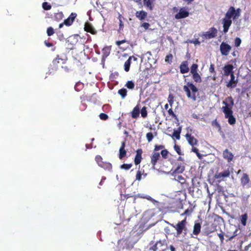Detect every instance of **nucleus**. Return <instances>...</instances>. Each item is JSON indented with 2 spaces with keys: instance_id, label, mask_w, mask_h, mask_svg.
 I'll list each match as a JSON object with an SVG mask.
<instances>
[{
  "instance_id": "f257e3e1",
  "label": "nucleus",
  "mask_w": 251,
  "mask_h": 251,
  "mask_svg": "<svg viewBox=\"0 0 251 251\" xmlns=\"http://www.w3.org/2000/svg\"><path fill=\"white\" fill-rule=\"evenodd\" d=\"M223 103L225 105V106L222 107V110L225 114V118L228 119V122L230 125H234L236 123V119L233 116L232 110L234 105V100L232 97L229 96L226 98V100L223 101Z\"/></svg>"
},
{
  "instance_id": "f03ea898",
  "label": "nucleus",
  "mask_w": 251,
  "mask_h": 251,
  "mask_svg": "<svg viewBox=\"0 0 251 251\" xmlns=\"http://www.w3.org/2000/svg\"><path fill=\"white\" fill-rule=\"evenodd\" d=\"M183 88L188 98L193 100H196V93L198 92V89L195 85L191 82H188L186 85L183 86Z\"/></svg>"
},
{
  "instance_id": "7ed1b4c3",
  "label": "nucleus",
  "mask_w": 251,
  "mask_h": 251,
  "mask_svg": "<svg viewBox=\"0 0 251 251\" xmlns=\"http://www.w3.org/2000/svg\"><path fill=\"white\" fill-rule=\"evenodd\" d=\"M185 136L189 145L192 147L191 149L192 151L195 152L197 155L200 158L201 155L199 152V151L195 147V146L198 144V140L191 134L188 133L186 134Z\"/></svg>"
},
{
  "instance_id": "20e7f679",
  "label": "nucleus",
  "mask_w": 251,
  "mask_h": 251,
  "mask_svg": "<svg viewBox=\"0 0 251 251\" xmlns=\"http://www.w3.org/2000/svg\"><path fill=\"white\" fill-rule=\"evenodd\" d=\"M186 224V218H185L184 219L179 222L177 224H171V226L176 230L177 235H179L182 234L183 230H187Z\"/></svg>"
},
{
  "instance_id": "39448f33",
  "label": "nucleus",
  "mask_w": 251,
  "mask_h": 251,
  "mask_svg": "<svg viewBox=\"0 0 251 251\" xmlns=\"http://www.w3.org/2000/svg\"><path fill=\"white\" fill-rule=\"evenodd\" d=\"M217 29L215 27L210 28L208 31L203 32L201 35L202 38V41L204 42L205 40L215 38L217 35Z\"/></svg>"
},
{
  "instance_id": "423d86ee",
  "label": "nucleus",
  "mask_w": 251,
  "mask_h": 251,
  "mask_svg": "<svg viewBox=\"0 0 251 251\" xmlns=\"http://www.w3.org/2000/svg\"><path fill=\"white\" fill-rule=\"evenodd\" d=\"M150 250L152 251H167L168 247L165 241L160 240L151 247Z\"/></svg>"
},
{
  "instance_id": "0eeeda50",
  "label": "nucleus",
  "mask_w": 251,
  "mask_h": 251,
  "mask_svg": "<svg viewBox=\"0 0 251 251\" xmlns=\"http://www.w3.org/2000/svg\"><path fill=\"white\" fill-rule=\"evenodd\" d=\"M220 50L222 55L227 56L229 54L231 47L227 43L223 42L220 45Z\"/></svg>"
},
{
  "instance_id": "6e6552de",
  "label": "nucleus",
  "mask_w": 251,
  "mask_h": 251,
  "mask_svg": "<svg viewBox=\"0 0 251 251\" xmlns=\"http://www.w3.org/2000/svg\"><path fill=\"white\" fill-rule=\"evenodd\" d=\"M230 171L227 169L221 173H217L214 175V178L218 179L219 182L224 180V178L228 177L230 176Z\"/></svg>"
},
{
  "instance_id": "1a4fd4ad",
  "label": "nucleus",
  "mask_w": 251,
  "mask_h": 251,
  "mask_svg": "<svg viewBox=\"0 0 251 251\" xmlns=\"http://www.w3.org/2000/svg\"><path fill=\"white\" fill-rule=\"evenodd\" d=\"M67 61V59H63L60 58L58 55L56 56V57L52 61V66L54 70H57L60 67L61 65H59L60 63L61 64H64L66 63Z\"/></svg>"
},
{
  "instance_id": "9d476101",
  "label": "nucleus",
  "mask_w": 251,
  "mask_h": 251,
  "mask_svg": "<svg viewBox=\"0 0 251 251\" xmlns=\"http://www.w3.org/2000/svg\"><path fill=\"white\" fill-rule=\"evenodd\" d=\"M189 15L188 11L185 8H181L179 12L176 14L175 17L176 19H180L187 17Z\"/></svg>"
},
{
  "instance_id": "9b49d317",
  "label": "nucleus",
  "mask_w": 251,
  "mask_h": 251,
  "mask_svg": "<svg viewBox=\"0 0 251 251\" xmlns=\"http://www.w3.org/2000/svg\"><path fill=\"white\" fill-rule=\"evenodd\" d=\"M225 17L227 18V19H231L232 18L233 20H237L235 13V9L233 6H230L228 8L227 11L226 13Z\"/></svg>"
},
{
  "instance_id": "f8f14e48",
  "label": "nucleus",
  "mask_w": 251,
  "mask_h": 251,
  "mask_svg": "<svg viewBox=\"0 0 251 251\" xmlns=\"http://www.w3.org/2000/svg\"><path fill=\"white\" fill-rule=\"evenodd\" d=\"M222 24L223 25V32L226 33L228 31L229 27L232 24V20L225 17L223 19Z\"/></svg>"
},
{
  "instance_id": "ddd939ff",
  "label": "nucleus",
  "mask_w": 251,
  "mask_h": 251,
  "mask_svg": "<svg viewBox=\"0 0 251 251\" xmlns=\"http://www.w3.org/2000/svg\"><path fill=\"white\" fill-rule=\"evenodd\" d=\"M77 16V14L75 13H72L69 16V17L65 19L64 21V24L66 26H70L75 21V19L76 18Z\"/></svg>"
},
{
  "instance_id": "4468645a",
  "label": "nucleus",
  "mask_w": 251,
  "mask_h": 251,
  "mask_svg": "<svg viewBox=\"0 0 251 251\" xmlns=\"http://www.w3.org/2000/svg\"><path fill=\"white\" fill-rule=\"evenodd\" d=\"M230 76V79L228 82L227 84L226 85V87L229 88H235L237 84L238 83V79H235V76L234 75V74H231Z\"/></svg>"
},
{
  "instance_id": "2eb2a0df",
  "label": "nucleus",
  "mask_w": 251,
  "mask_h": 251,
  "mask_svg": "<svg viewBox=\"0 0 251 251\" xmlns=\"http://www.w3.org/2000/svg\"><path fill=\"white\" fill-rule=\"evenodd\" d=\"M233 66L231 64L226 65L223 68L224 75L225 76L230 75L231 74H234L233 71Z\"/></svg>"
},
{
  "instance_id": "dca6fc26",
  "label": "nucleus",
  "mask_w": 251,
  "mask_h": 251,
  "mask_svg": "<svg viewBox=\"0 0 251 251\" xmlns=\"http://www.w3.org/2000/svg\"><path fill=\"white\" fill-rule=\"evenodd\" d=\"M185 170L184 163H180L177 164L176 168L173 171V175H178L182 173Z\"/></svg>"
},
{
  "instance_id": "f3484780",
  "label": "nucleus",
  "mask_w": 251,
  "mask_h": 251,
  "mask_svg": "<svg viewBox=\"0 0 251 251\" xmlns=\"http://www.w3.org/2000/svg\"><path fill=\"white\" fill-rule=\"evenodd\" d=\"M84 29L87 32H89L93 35H95L97 33V30L95 29L92 24L89 23H86L85 24Z\"/></svg>"
},
{
  "instance_id": "a211bd4d",
  "label": "nucleus",
  "mask_w": 251,
  "mask_h": 251,
  "mask_svg": "<svg viewBox=\"0 0 251 251\" xmlns=\"http://www.w3.org/2000/svg\"><path fill=\"white\" fill-rule=\"evenodd\" d=\"M223 156L224 158L226 159L228 162H230L234 157L233 154L227 149L223 151Z\"/></svg>"
},
{
  "instance_id": "6ab92c4d",
  "label": "nucleus",
  "mask_w": 251,
  "mask_h": 251,
  "mask_svg": "<svg viewBox=\"0 0 251 251\" xmlns=\"http://www.w3.org/2000/svg\"><path fill=\"white\" fill-rule=\"evenodd\" d=\"M160 158V155L159 152L154 151L152 153L151 156V163L152 166H155L156 165L157 162Z\"/></svg>"
},
{
  "instance_id": "aec40b11",
  "label": "nucleus",
  "mask_w": 251,
  "mask_h": 251,
  "mask_svg": "<svg viewBox=\"0 0 251 251\" xmlns=\"http://www.w3.org/2000/svg\"><path fill=\"white\" fill-rule=\"evenodd\" d=\"M125 147L126 142L125 141L122 142L121 144V146L119 149V158L120 159H122L123 158L126 157V151L125 150Z\"/></svg>"
},
{
  "instance_id": "412c9836",
  "label": "nucleus",
  "mask_w": 251,
  "mask_h": 251,
  "mask_svg": "<svg viewBox=\"0 0 251 251\" xmlns=\"http://www.w3.org/2000/svg\"><path fill=\"white\" fill-rule=\"evenodd\" d=\"M179 68L180 72L181 74H184L188 73L189 71L188 61H184L182 62L180 65Z\"/></svg>"
},
{
  "instance_id": "4be33fe9",
  "label": "nucleus",
  "mask_w": 251,
  "mask_h": 251,
  "mask_svg": "<svg viewBox=\"0 0 251 251\" xmlns=\"http://www.w3.org/2000/svg\"><path fill=\"white\" fill-rule=\"evenodd\" d=\"M143 153L142 150L141 149H138L136 151V154L134 158V163L136 165L139 164L142 159V154Z\"/></svg>"
},
{
  "instance_id": "5701e85b",
  "label": "nucleus",
  "mask_w": 251,
  "mask_h": 251,
  "mask_svg": "<svg viewBox=\"0 0 251 251\" xmlns=\"http://www.w3.org/2000/svg\"><path fill=\"white\" fill-rule=\"evenodd\" d=\"M135 16L139 20L142 21L147 17V13L144 10L137 11L135 13Z\"/></svg>"
},
{
  "instance_id": "b1692460",
  "label": "nucleus",
  "mask_w": 251,
  "mask_h": 251,
  "mask_svg": "<svg viewBox=\"0 0 251 251\" xmlns=\"http://www.w3.org/2000/svg\"><path fill=\"white\" fill-rule=\"evenodd\" d=\"M201 230V224L199 222H195L193 227V234L196 236L198 235Z\"/></svg>"
},
{
  "instance_id": "393cba45",
  "label": "nucleus",
  "mask_w": 251,
  "mask_h": 251,
  "mask_svg": "<svg viewBox=\"0 0 251 251\" xmlns=\"http://www.w3.org/2000/svg\"><path fill=\"white\" fill-rule=\"evenodd\" d=\"M136 198L147 199L148 201H153V199L149 195H144L143 194H138L137 195H136V196H135L134 197V199H133V202L134 203H135V201H136Z\"/></svg>"
},
{
  "instance_id": "a878e982",
  "label": "nucleus",
  "mask_w": 251,
  "mask_h": 251,
  "mask_svg": "<svg viewBox=\"0 0 251 251\" xmlns=\"http://www.w3.org/2000/svg\"><path fill=\"white\" fill-rule=\"evenodd\" d=\"M100 167L103 168L105 170L112 172V165L109 162H103L101 165H100Z\"/></svg>"
},
{
  "instance_id": "bb28decb",
  "label": "nucleus",
  "mask_w": 251,
  "mask_h": 251,
  "mask_svg": "<svg viewBox=\"0 0 251 251\" xmlns=\"http://www.w3.org/2000/svg\"><path fill=\"white\" fill-rule=\"evenodd\" d=\"M131 114L132 118L134 119H136L139 116L140 108L138 105L134 107Z\"/></svg>"
},
{
  "instance_id": "cd10ccee",
  "label": "nucleus",
  "mask_w": 251,
  "mask_h": 251,
  "mask_svg": "<svg viewBox=\"0 0 251 251\" xmlns=\"http://www.w3.org/2000/svg\"><path fill=\"white\" fill-rule=\"evenodd\" d=\"M250 181V179L249 177V176L247 174L244 173L241 178V183L243 186H245Z\"/></svg>"
},
{
  "instance_id": "c85d7f7f",
  "label": "nucleus",
  "mask_w": 251,
  "mask_h": 251,
  "mask_svg": "<svg viewBox=\"0 0 251 251\" xmlns=\"http://www.w3.org/2000/svg\"><path fill=\"white\" fill-rule=\"evenodd\" d=\"M111 49V46H106L102 50L103 57H107L110 54Z\"/></svg>"
},
{
  "instance_id": "c756f323",
  "label": "nucleus",
  "mask_w": 251,
  "mask_h": 251,
  "mask_svg": "<svg viewBox=\"0 0 251 251\" xmlns=\"http://www.w3.org/2000/svg\"><path fill=\"white\" fill-rule=\"evenodd\" d=\"M155 0H143L144 5L152 10L153 8V3Z\"/></svg>"
},
{
  "instance_id": "7c9ffc66",
  "label": "nucleus",
  "mask_w": 251,
  "mask_h": 251,
  "mask_svg": "<svg viewBox=\"0 0 251 251\" xmlns=\"http://www.w3.org/2000/svg\"><path fill=\"white\" fill-rule=\"evenodd\" d=\"M192 75V78L196 83H201L202 81L201 77L198 73H194Z\"/></svg>"
},
{
  "instance_id": "2f4dec72",
  "label": "nucleus",
  "mask_w": 251,
  "mask_h": 251,
  "mask_svg": "<svg viewBox=\"0 0 251 251\" xmlns=\"http://www.w3.org/2000/svg\"><path fill=\"white\" fill-rule=\"evenodd\" d=\"M131 57H129L128 59L125 62L124 64V69L126 72H128L130 69V66L131 64Z\"/></svg>"
},
{
  "instance_id": "473e14b6",
  "label": "nucleus",
  "mask_w": 251,
  "mask_h": 251,
  "mask_svg": "<svg viewBox=\"0 0 251 251\" xmlns=\"http://www.w3.org/2000/svg\"><path fill=\"white\" fill-rule=\"evenodd\" d=\"M237 231L238 230L237 229L233 232L232 234H230L228 233L225 235L226 237H228V239L226 241H231L235 236L237 235Z\"/></svg>"
},
{
  "instance_id": "72a5a7b5",
  "label": "nucleus",
  "mask_w": 251,
  "mask_h": 251,
  "mask_svg": "<svg viewBox=\"0 0 251 251\" xmlns=\"http://www.w3.org/2000/svg\"><path fill=\"white\" fill-rule=\"evenodd\" d=\"M175 176V179L177 181H178L181 184L185 183L186 180L182 176L179 175H174Z\"/></svg>"
},
{
  "instance_id": "f704fd0d",
  "label": "nucleus",
  "mask_w": 251,
  "mask_h": 251,
  "mask_svg": "<svg viewBox=\"0 0 251 251\" xmlns=\"http://www.w3.org/2000/svg\"><path fill=\"white\" fill-rule=\"evenodd\" d=\"M247 220L248 214L247 213H245L241 216L240 220L243 226H245L246 225Z\"/></svg>"
},
{
  "instance_id": "c9c22d12",
  "label": "nucleus",
  "mask_w": 251,
  "mask_h": 251,
  "mask_svg": "<svg viewBox=\"0 0 251 251\" xmlns=\"http://www.w3.org/2000/svg\"><path fill=\"white\" fill-rule=\"evenodd\" d=\"M181 128H179L177 130H174L172 136L176 138L177 140H179L180 136Z\"/></svg>"
},
{
  "instance_id": "e433bc0d",
  "label": "nucleus",
  "mask_w": 251,
  "mask_h": 251,
  "mask_svg": "<svg viewBox=\"0 0 251 251\" xmlns=\"http://www.w3.org/2000/svg\"><path fill=\"white\" fill-rule=\"evenodd\" d=\"M118 93L124 99L127 95V90L125 88H122L118 90Z\"/></svg>"
},
{
  "instance_id": "4c0bfd02",
  "label": "nucleus",
  "mask_w": 251,
  "mask_h": 251,
  "mask_svg": "<svg viewBox=\"0 0 251 251\" xmlns=\"http://www.w3.org/2000/svg\"><path fill=\"white\" fill-rule=\"evenodd\" d=\"M173 56L171 53H170L166 56L165 61L169 64H171L173 61Z\"/></svg>"
},
{
  "instance_id": "58836bf2",
  "label": "nucleus",
  "mask_w": 251,
  "mask_h": 251,
  "mask_svg": "<svg viewBox=\"0 0 251 251\" xmlns=\"http://www.w3.org/2000/svg\"><path fill=\"white\" fill-rule=\"evenodd\" d=\"M125 86L129 89L132 90L134 88L135 84L132 81H127L125 84Z\"/></svg>"
},
{
  "instance_id": "ea45409f",
  "label": "nucleus",
  "mask_w": 251,
  "mask_h": 251,
  "mask_svg": "<svg viewBox=\"0 0 251 251\" xmlns=\"http://www.w3.org/2000/svg\"><path fill=\"white\" fill-rule=\"evenodd\" d=\"M54 19L57 21H60L64 17V15L62 12H60L57 13H55L54 15Z\"/></svg>"
},
{
  "instance_id": "a19ab883",
  "label": "nucleus",
  "mask_w": 251,
  "mask_h": 251,
  "mask_svg": "<svg viewBox=\"0 0 251 251\" xmlns=\"http://www.w3.org/2000/svg\"><path fill=\"white\" fill-rule=\"evenodd\" d=\"M198 65L197 64H193L191 67L190 73L191 74L198 73Z\"/></svg>"
},
{
  "instance_id": "79ce46f5",
  "label": "nucleus",
  "mask_w": 251,
  "mask_h": 251,
  "mask_svg": "<svg viewBox=\"0 0 251 251\" xmlns=\"http://www.w3.org/2000/svg\"><path fill=\"white\" fill-rule=\"evenodd\" d=\"M102 157L100 155H97L95 157V161H96L97 163L100 166V165H101L104 161H102Z\"/></svg>"
},
{
  "instance_id": "37998d69",
  "label": "nucleus",
  "mask_w": 251,
  "mask_h": 251,
  "mask_svg": "<svg viewBox=\"0 0 251 251\" xmlns=\"http://www.w3.org/2000/svg\"><path fill=\"white\" fill-rule=\"evenodd\" d=\"M141 116L143 118H146L147 116L148 113L147 111V107L146 106H144L142 108L141 110Z\"/></svg>"
},
{
  "instance_id": "c03bdc74",
  "label": "nucleus",
  "mask_w": 251,
  "mask_h": 251,
  "mask_svg": "<svg viewBox=\"0 0 251 251\" xmlns=\"http://www.w3.org/2000/svg\"><path fill=\"white\" fill-rule=\"evenodd\" d=\"M168 101L169 103V104L171 106H172L174 101V96L173 94H170L168 98Z\"/></svg>"
},
{
  "instance_id": "a18cd8bd",
  "label": "nucleus",
  "mask_w": 251,
  "mask_h": 251,
  "mask_svg": "<svg viewBox=\"0 0 251 251\" xmlns=\"http://www.w3.org/2000/svg\"><path fill=\"white\" fill-rule=\"evenodd\" d=\"M42 7L45 10H50L51 8V6L47 2H44L42 4Z\"/></svg>"
},
{
  "instance_id": "49530a36",
  "label": "nucleus",
  "mask_w": 251,
  "mask_h": 251,
  "mask_svg": "<svg viewBox=\"0 0 251 251\" xmlns=\"http://www.w3.org/2000/svg\"><path fill=\"white\" fill-rule=\"evenodd\" d=\"M132 166V164L131 163H130V164H123L121 166V168L122 169L126 170H128L131 168Z\"/></svg>"
},
{
  "instance_id": "de8ad7c7",
  "label": "nucleus",
  "mask_w": 251,
  "mask_h": 251,
  "mask_svg": "<svg viewBox=\"0 0 251 251\" xmlns=\"http://www.w3.org/2000/svg\"><path fill=\"white\" fill-rule=\"evenodd\" d=\"M47 33L49 36L52 35L54 33L53 28L51 26L49 27L47 29Z\"/></svg>"
},
{
  "instance_id": "09e8293b",
  "label": "nucleus",
  "mask_w": 251,
  "mask_h": 251,
  "mask_svg": "<svg viewBox=\"0 0 251 251\" xmlns=\"http://www.w3.org/2000/svg\"><path fill=\"white\" fill-rule=\"evenodd\" d=\"M146 138L148 142H150L153 138V135L152 132H148L146 134Z\"/></svg>"
},
{
  "instance_id": "8fccbe9b",
  "label": "nucleus",
  "mask_w": 251,
  "mask_h": 251,
  "mask_svg": "<svg viewBox=\"0 0 251 251\" xmlns=\"http://www.w3.org/2000/svg\"><path fill=\"white\" fill-rule=\"evenodd\" d=\"M241 43V40L239 37H236L234 41V45L236 47H238L240 46Z\"/></svg>"
},
{
  "instance_id": "3c124183",
  "label": "nucleus",
  "mask_w": 251,
  "mask_h": 251,
  "mask_svg": "<svg viewBox=\"0 0 251 251\" xmlns=\"http://www.w3.org/2000/svg\"><path fill=\"white\" fill-rule=\"evenodd\" d=\"M142 174L143 173L142 172V171L138 170L136 173V179L138 181L141 180Z\"/></svg>"
},
{
  "instance_id": "603ef678",
  "label": "nucleus",
  "mask_w": 251,
  "mask_h": 251,
  "mask_svg": "<svg viewBox=\"0 0 251 251\" xmlns=\"http://www.w3.org/2000/svg\"><path fill=\"white\" fill-rule=\"evenodd\" d=\"M168 113L169 115L171 116L172 118H174L176 119H177L176 115L174 113L172 108H170L168 110Z\"/></svg>"
},
{
  "instance_id": "864d4df0",
  "label": "nucleus",
  "mask_w": 251,
  "mask_h": 251,
  "mask_svg": "<svg viewBox=\"0 0 251 251\" xmlns=\"http://www.w3.org/2000/svg\"><path fill=\"white\" fill-rule=\"evenodd\" d=\"M99 117L101 120H104V121L107 120L108 118V115L107 114H106L105 113H100L99 115Z\"/></svg>"
},
{
  "instance_id": "5fc2aeb1",
  "label": "nucleus",
  "mask_w": 251,
  "mask_h": 251,
  "mask_svg": "<svg viewBox=\"0 0 251 251\" xmlns=\"http://www.w3.org/2000/svg\"><path fill=\"white\" fill-rule=\"evenodd\" d=\"M174 149L176 151V152L178 154L181 155V149L179 146L175 144L174 146Z\"/></svg>"
},
{
  "instance_id": "6e6d98bb",
  "label": "nucleus",
  "mask_w": 251,
  "mask_h": 251,
  "mask_svg": "<svg viewBox=\"0 0 251 251\" xmlns=\"http://www.w3.org/2000/svg\"><path fill=\"white\" fill-rule=\"evenodd\" d=\"M161 154L164 158H166L168 154V151L167 150H163L161 151Z\"/></svg>"
},
{
  "instance_id": "4d7b16f0",
  "label": "nucleus",
  "mask_w": 251,
  "mask_h": 251,
  "mask_svg": "<svg viewBox=\"0 0 251 251\" xmlns=\"http://www.w3.org/2000/svg\"><path fill=\"white\" fill-rule=\"evenodd\" d=\"M218 236L220 239L221 242L223 243L224 240V234L222 230H221V233H218Z\"/></svg>"
},
{
  "instance_id": "13d9d810",
  "label": "nucleus",
  "mask_w": 251,
  "mask_h": 251,
  "mask_svg": "<svg viewBox=\"0 0 251 251\" xmlns=\"http://www.w3.org/2000/svg\"><path fill=\"white\" fill-rule=\"evenodd\" d=\"M209 70L211 73L213 74L214 75H215L216 72L215 71L214 65L213 64H210Z\"/></svg>"
},
{
  "instance_id": "bf43d9fd",
  "label": "nucleus",
  "mask_w": 251,
  "mask_h": 251,
  "mask_svg": "<svg viewBox=\"0 0 251 251\" xmlns=\"http://www.w3.org/2000/svg\"><path fill=\"white\" fill-rule=\"evenodd\" d=\"M164 148V146L163 145H155L154 146V151H158L160 150L163 149Z\"/></svg>"
},
{
  "instance_id": "052dcab7",
  "label": "nucleus",
  "mask_w": 251,
  "mask_h": 251,
  "mask_svg": "<svg viewBox=\"0 0 251 251\" xmlns=\"http://www.w3.org/2000/svg\"><path fill=\"white\" fill-rule=\"evenodd\" d=\"M193 211V209H191V210H189L188 209H186L185 210V211L184 212V213H182L181 214V216H184V215H190Z\"/></svg>"
},
{
  "instance_id": "680f3d73",
  "label": "nucleus",
  "mask_w": 251,
  "mask_h": 251,
  "mask_svg": "<svg viewBox=\"0 0 251 251\" xmlns=\"http://www.w3.org/2000/svg\"><path fill=\"white\" fill-rule=\"evenodd\" d=\"M124 26V23H123L122 20L119 21V29H118L119 32H120L121 30H123Z\"/></svg>"
},
{
  "instance_id": "e2e57ef3",
  "label": "nucleus",
  "mask_w": 251,
  "mask_h": 251,
  "mask_svg": "<svg viewBox=\"0 0 251 251\" xmlns=\"http://www.w3.org/2000/svg\"><path fill=\"white\" fill-rule=\"evenodd\" d=\"M150 26V24L148 23H143L141 25V26L143 27L146 30L148 29L149 28Z\"/></svg>"
},
{
  "instance_id": "0e129e2a",
  "label": "nucleus",
  "mask_w": 251,
  "mask_h": 251,
  "mask_svg": "<svg viewBox=\"0 0 251 251\" xmlns=\"http://www.w3.org/2000/svg\"><path fill=\"white\" fill-rule=\"evenodd\" d=\"M241 12V10L240 8H238L236 10L235 9V13H236V17H237V19H238L240 15Z\"/></svg>"
},
{
  "instance_id": "69168bd1",
  "label": "nucleus",
  "mask_w": 251,
  "mask_h": 251,
  "mask_svg": "<svg viewBox=\"0 0 251 251\" xmlns=\"http://www.w3.org/2000/svg\"><path fill=\"white\" fill-rule=\"evenodd\" d=\"M191 43H193L194 45H200L201 42L199 41L198 39H196L195 40L191 41Z\"/></svg>"
},
{
  "instance_id": "338daca9",
  "label": "nucleus",
  "mask_w": 251,
  "mask_h": 251,
  "mask_svg": "<svg viewBox=\"0 0 251 251\" xmlns=\"http://www.w3.org/2000/svg\"><path fill=\"white\" fill-rule=\"evenodd\" d=\"M125 42H126V40H121V41H116V44L117 45L120 46L121 44H124Z\"/></svg>"
},
{
  "instance_id": "774afa93",
  "label": "nucleus",
  "mask_w": 251,
  "mask_h": 251,
  "mask_svg": "<svg viewBox=\"0 0 251 251\" xmlns=\"http://www.w3.org/2000/svg\"><path fill=\"white\" fill-rule=\"evenodd\" d=\"M45 44L48 47H50L53 46V44L52 43L47 42L46 41H45Z\"/></svg>"
}]
</instances>
